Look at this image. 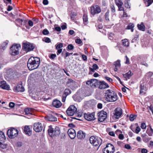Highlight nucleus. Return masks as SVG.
Here are the masks:
<instances>
[{
	"label": "nucleus",
	"instance_id": "obj_1",
	"mask_svg": "<svg viewBox=\"0 0 153 153\" xmlns=\"http://www.w3.org/2000/svg\"><path fill=\"white\" fill-rule=\"evenodd\" d=\"M40 59L37 57H31L28 59L27 66L28 69L33 70L37 68L39 66Z\"/></svg>",
	"mask_w": 153,
	"mask_h": 153
},
{
	"label": "nucleus",
	"instance_id": "obj_2",
	"mask_svg": "<svg viewBox=\"0 0 153 153\" xmlns=\"http://www.w3.org/2000/svg\"><path fill=\"white\" fill-rule=\"evenodd\" d=\"M105 97V100L108 102H114L117 100L116 94L110 90H108L106 91Z\"/></svg>",
	"mask_w": 153,
	"mask_h": 153
},
{
	"label": "nucleus",
	"instance_id": "obj_3",
	"mask_svg": "<svg viewBox=\"0 0 153 153\" xmlns=\"http://www.w3.org/2000/svg\"><path fill=\"white\" fill-rule=\"evenodd\" d=\"M89 140L91 143L95 146L98 145L100 146L102 141V140L100 138L94 136H91L90 137Z\"/></svg>",
	"mask_w": 153,
	"mask_h": 153
},
{
	"label": "nucleus",
	"instance_id": "obj_4",
	"mask_svg": "<svg viewBox=\"0 0 153 153\" xmlns=\"http://www.w3.org/2000/svg\"><path fill=\"white\" fill-rule=\"evenodd\" d=\"M48 132L49 134L53 137L54 135H59L60 133L59 128L57 126H56L54 129L52 128V126H49V128L48 129Z\"/></svg>",
	"mask_w": 153,
	"mask_h": 153
},
{
	"label": "nucleus",
	"instance_id": "obj_5",
	"mask_svg": "<svg viewBox=\"0 0 153 153\" xmlns=\"http://www.w3.org/2000/svg\"><path fill=\"white\" fill-rule=\"evenodd\" d=\"M18 131L16 129L14 128H11L8 130L7 131V135L10 138L13 139L16 137L18 134Z\"/></svg>",
	"mask_w": 153,
	"mask_h": 153
},
{
	"label": "nucleus",
	"instance_id": "obj_6",
	"mask_svg": "<svg viewBox=\"0 0 153 153\" xmlns=\"http://www.w3.org/2000/svg\"><path fill=\"white\" fill-rule=\"evenodd\" d=\"M114 146L111 143L107 144L102 150L103 153H114Z\"/></svg>",
	"mask_w": 153,
	"mask_h": 153
},
{
	"label": "nucleus",
	"instance_id": "obj_7",
	"mask_svg": "<svg viewBox=\"0 0 153 153\" xmlns=\"http://www.w3.org/2000/svg\"><path fill=\"white\" fill-rule=\"evenodd\" d=\"M101 12V8L98 5H93L90 7V12L93 15L99 13Z\"/></svg>",
	"mask_w": 153,
	"mask_h": 153
},
{
	"label": "nucleus",
	"instance_id": "obj_8",
	"mask_svg": "<svg viewBox=\"0 0 153 153\" xmlns=\"http://www.w3.org/2000/svg\"><path fill=\"white\" fill-rule=\"evenodd\" d=\"M22 48L24 51L27 52L33 51L34 47L32 44L29 42L24 43H23Z\"/></svg>",
	"mask_w": 153,
	"mask_h": 153
},
{
	"label": "nucleus",
	"instance_id": "obj_9",
	"mask_svg": "<svg viewBox=\"0 0 153 153\" xmlns=\"http://www.w3.org/2000/svg\"><path fill=\"white\" fill-rule=\"evenodd\" d=\"M21 48L20 45L19 44L13 45L10 48V53L12 55H16L19 53V48Z\"/></svg>",
	"mask_w": 153,
	"mask_h": 153
},
{
	"label": "nucleus",
	"instance_id": "obj_10",
	"mask_svg": "<svg viewBox=\"0 0 153 153\" xmlns=\"http://www.w3.org/2000/svg\"><path fill=\"white\" fill-rule=\"evenodd\" d=\"M98 121L100 122H103L107 117V113L103 111H102L98 113Z\"/></svg>",
	"mask_w": 153,
	"mask_h": 153
},
{
	"label": "nucleus",
	"instance_id": "obj_11",
	"mask_svg": "<svg viewBox=\"0 0 153 153\" xmlns=\"http://www.w3.org/2000/svg\"><path fill=\"white\" fill-rule=\"evenodd\" d=\"M77 109L74 105H70L68 108V115L72 116L74 115L77 111Z\"/></svg>",
	"mask_w": 153,
	"mask_h": 153
},
{
	"label": "nucleus",
	"instance_id": "obj_12",
	"mask_svg": "<svg viewBox=\"0 0 153 153\" xmlns=\"http://www.w3.org/2000/svg\"><path fill=\"white\" fill-rule=\"evenodd\" d=\"M99 83V82L98 80L93 79L87 81L86 82L87 84L89 85L93 88L96 87L97 85H98Z\"/></svg>",
	"mask_w": 153,
	"mask_h": 153
},
{
	"label": "nucleus",
	"instance_id": "obj_13",
	"mask_svg": "<svg viewBox=\"0 0 153 153\" xmlns=\"http://www.w3.org/2000/svg\"><path fill=\"white\" fill-rule=\"evenodd\" d=\"M33 128L36 132H40L42 130L43 126L42 124L39 122L35 123L33 125Z\"/></svg>",
	"mask_w": 153,
	"mask_h": 153
},
{
	"label": "nucleus",
	"instance_id": "obj_14",
	"mask_svg": "<svg viewBox=\"0 0 153 153\" xmlns=\"http://www.w3.org/2000/svg\"><path fill=\"white\" fill-rule=\"evenodd\" d=\"M85 118L88 121H92L95 119V114L94 113H85L84 114Z\"/></svg>",
	"mask_w": 153,
	"mask_h": 153
},
{
	"label": "nucleus",
	"instance_id": "obj_15",
	"mask_svg": "<svg viewBox=\"0 0 153 153\" xmlns=\"http://www.w3.org/2000/svg\"><path fill=\"white\" fill-rule=\"evenodd\" d=\"M68 134L71 139H74L76 137V132L73 128L69 129L68 131Z\"/></svg>",
	"mask_w": 153,
	"mask_h": 153
},
{
	"label": "nucleus",
	"instance_id": "obj_16",
	"mask_svg": "<svg viewBox=\"0 0 153 153\" xmlns=\"http://www.w3.org/2000/svg\"><path fill=\"white\" fill-rule=\"evenodd\" d=\"M122 114V109L120 107L117 108L115 110L114 117L116 119H118Z\"/></svg>",
	"mask_w": 153,
	"mask_h": 153
},
{
	"label": "nucleus",
	"instance_id": "obj_17",
	"mask_svg": "<svg viewBox=\"0 0 153 153\" xmlns=\"http://www.w3.org/2000/svg\"><path fill=\"white\" fill-rule=\"evenodd\" d=\"M98 85L99 88L101 89H105L109 87L108 85L104 81L99 82Z\"/></svg>",
	"mask_w": 153,
	"mask_h": 153
},
{
	"label": "nucleus",
	"instance_id": "obj_18",
	"mask_svg": "<svg viewBox=\"0 0 153 153\" xmlns=\"http://www.w3.org/2000/svg\"><path fill=\"white\" fill-rule=\"evenodd\" d=\"M85 137V134L83 131H79L77 133L76 137L79 139H84Z\"/></svg>",
	"mask_w": 153,
	"mask_h": 153
},
{
	"label": "nucleus",
	"instance_id": "obj_19",
	"mask_svg": "<svg viewBox=\"0 0 153 153\" xmlns=\"http://www.w3.org/2000/svg\"><path fill=\"white\" fill-rule=\"evenodd\" d=\"M25 88L22 85L19 84L14 89V91L16 92H23L25 91Z\"/></svg>",
	"mask_w": 153,
	"mask_h": 153
},
{
	"label": "nucleus",
	"instance_id": "obj_20",
	"mask_svg": "<svg viewBox=\"0 0 153 153\" xmlns=\"http://www.w3.org/2000/svg\"><path fill=\"white\" fill-rule=\"evenodd\" d=\"M0 87L2 89L8 90L10 88V86L7 85L6 82L4 81L0 82Z\"/></svg>",
	"mask_w": 153,
	"mask_h": 153
},
{
	"label": "nucleus",
	"instance_id": "obj_21",
	"mask_svg": "<svg viewBox=\"0 0 153 153\" xmlns=\"http://www.w3.org/2000/svg\"><path fill=\"white\" fill-rule=\"evenodd\" d=\"M61 102L58 100H54L52 102V105L54 107L56 108H59L62 105Z\"/></svg>",
	"mask_w": 153,
	"mask_h": 153
},
{
	"label": "nucleus",
	"instance_id": "obj_22",
	"mask_svg": "<svg viewBox=\"0 0 153 153\" xmlns=\"http://www.w3.org/2000/svg\"><path fill=\"white\" fill-rule=\"evenodd\" d=\"M69 15L71 20L76 23L77 21H76L77 19L76 13L73 12H71L70 13Z\"/></svg>",
	"mask_w": 153,
	"mask_h": 153
},
{
	"label": "nucleus",
	"instance_id": "obj_23",
	"mask_svg": "<svg viewBox=\"0 0 153 153\" xmlns=\"http://www.w3.org/2000/svg\"><path fill=\"white\" fill-rule=\"evenodd\" d=\"M24 131L26 134L29 136H30L32 134V131L30 130V126H25Z\"/></svg>",
	"mask_w": 153,
	"mask_h": 153
},
{
	"label": "nucleus",
	"instance_id": "obj_24",
	"mask_svg": "<svg viewBox=\"0 0 153 153\" xmlns=\"http://www.w3.org/2000/svg\"><path fill=\"white\" fill-rule=\"evenodd\" d=\"M62 43H59L56 46V48L57 50V54L59 55L62 52V49H61L62 47Z\"/></svg>",
	"mask_w": 153,
	"mask_h": 153
},
{
	"label": "nucleus",
	"instance_id": "obj_25",
	"mask_svg": "<svg viewBox=\"0 0 153 153\" xmlns=\"http://www.w3.org/2000/svg\"><path fill=\"white\" fill-rule=\"evenodd\" d=\"M133 74L132 73L130 70L128 72L126 73L125 74H123V75L124 76V77L126 78V80H127L128 79H129L130 77Z\"/></svg>",
	"mask_w": 153,
	"mask_h": 153
},
{
	"label": "nucleus",
	"instance_id": "obj_26",
	"mask_svg": "<svg viewBox=\"0 0 153 153\" xmlns=\"http://www.w3.org/2000/svg\"><path fill=\"white\" fill-rule=\"evenodd\" d=\"M47 119L50 121H56L57 120V119L53 115L51 114L47 116Z\"/></svg>",
	"mask_w": 153,
	"mask_h": 153
},
{
	"label": "nucleus",
	"instance_id": "obj_27",
	"mask_svg": "<svg viewBox=\"0 0 153 153\" xmlns=\"http://www.w3.org/2000/svg\"><path fill=\"white\" fill-rule=\"evenodd\" d=\"M137 27L139 30L142 31L145 30V27L143 22H141L140 24H138Z\"/></svg>",
	"mask_w": 153,
	"mask_h": 153
},
{
	"label": "nucleus",
	"instance_id": "obj_28",
	"mask_svg": "<svg viewBox=\"0 0 153 153\" xmlns=\"http://www.w3.org/2000/svg\"><path fill=\"white\" fill-rule=\"evenodd\" d=\"M5 139L6 137L2 131H0V143H1V142H4Z\"/></svg>",
	"mask_w": 153,
	"mask_h": 153
},
{
	"label": "nucleus",
	"instance_id": "obj_29",
	"mask_svg": "<svg viewBox=\"0 0 153 153\" xmlns=\"http://www.w3.org/2000/svg\"><path fill=\"white\" fill-rule=\"evenodd\" d=\"M142 137H143V141L146 143L148 142L151 139V138L149 137L146 134H143Z\"/></svg>",
	"mask_w": 153,
	"mask_h": 153
},
{
	"label": "nucleus",
	"instance_id": "obj_30",
	"mask_svg": "<svg viewBox=\"0 0 153 153\" xmlns=\"http://www.w3.org/2000/svg\"><path fill=\"white\" fill-rule=\"evenodd\" d=\"M122 45L124 47L127 48L129 46V42L127 39H125L122 40Z\"/></svg>",
	"mask_w": 153,
	"mask_h": 153
},
{
	"label": "nucleus",
	"instance_id": "obj_31",
	"mask_svg": "<svg viewBox=\"0 0 153 153\" xmlns=\"http://www.w3.org/2000/svg\"><path fill=\"white\" fill-rule=\"evenodd\" d=\"M32 108H25L24 110V111L26 115H28L29 114H32Z\"/></svg>",
	"mask_w": 153,
	"mask_h": 153
},
{
	"label": "nucleus",
	"instance_id": "obj_32",
	"mask_svg": "<svg viewBox=\"0 0 153 153\" xmlns=\"http://www.w3.org/2000/svg\"><path fill=\"white\" fill-rule=\"evenodd\" d=\"M129 2L130 0H125L124 2L125 7L127 8H131V4Z\"/></svg>",
	"mask_w": 153,
	"mask_h": 153
},
{
	"label": "nucleus",
	"instance_id": "obj_33",
	"mask_svg": "<svg viewBox=\"0 0 153 153\" xmlns=\"http://www.w3.org/2000/svg\"><path fill=\"white\" fill-rule=\"evenodd\" d=\"M146 90V88L144 86V85L141 84L140 87V94H144L145 91Z\"/></svg>",
	"mask_w": 153,
	"mask_h": 153
},
{
	"label": "nucleus",
	"instance_id": "obj_34",
	"mask_svg": "<svg viewBox=\"0 0 153 153\" xmlns=\"http://www.w3.org/2000/svg\"><path fill=\"white\" fill-rule=\"evenodd\" d=\"M83 19L84 23L85 24H86L88 22V18L87 15L84 13L83 16Z\"/></svg>",
	"mask_w": 153,
	"mask_h": 153
},
{
	"label": "nucleus",
	"instance_id": "obj_35",
	"mask_svg": "<svg viewBox=\"0 0 153 153\" xmlns=\"http://www.w3.org/2000/svg\"><path fill=\"white\" fill-rule=\"evenodd\" d=\"M67 97V91L66 89H65L64 94H63L62 97V101L64 102L65 101L66 97Z\"/></svg>",
	"mask_w": 153,
	"mask_h": 153
},
{
	"label": "nucleus",
	"instance_id": "obj_36",
	"mask_svg": "<svg viewBox=\"0 0 153 153\" xmlns=\"http://www.w3.org/2000/svg\"><path fill=\"white\" fill-rule=\"evenodd\" d=\"M150 129H147L146 132L149 136H152L153 134V129L150 126Z\"/></svg>",
	"mask_w": 153,
	"mask_h": 153
},
{
	"label": "nucleus",
	"instance_id": "obj_37",
	"mask_svg": "<svg viewBox=\"0 0 153 153\" xmlns=\"http://www.w3.org/2000/svg\"><path fill=\"white\" fill-rule=\"evenodd\" d=\"M134 27V25L132 23H130L127 27V29H130L131 30V31L132 32H133L134 30L133 28Z\"/></svg>",
	"mask_w": 153,
	"mask_h": 153
},
{
	"label": "nucleus",
	"instance_id": "obj_38",
	"mask_svg": "<svg viewBox=\"0 0 153 153\" xmlns=\"http://www.w3.org/2000/svg\"><path fill=\"white\" fill-rule=\"evenodd\" d=\"M92 67L93 68H89V69L90 70L93 72H94L95 70L98 68V67L96 64H94L93 65Z\"/></svg>",
	"mask_w": 153,
	"mask_h": 153
},
{
	"label": "nucleus",
	"instance_id": "obj_39",
	"mask_svg": "<svg viewBox=\"0 0 153 153\" xmlns=\"http://www.w3.org/2000/svg\"><path fill=\"white\" fill-rule=\"evenodd\" d=\"M8 43V41H6L5 42H3L1 45V46L2 47V49L4 50L7 47Z\"/></svg>",
	"mask_w": 153,
	"mask_h": 153
},
{
	"label": "nucleus",
	"instance_id": "obj_40",
	"mask_svg": "<svg viewBox=\"0 0 153 153\" xmlns=\"http://www.w3.org/2000/svg\"><path fill=\"white\" fill-rule=\"evenodd\" d=\"M115 4L117 6L123 4L122 0H115Z\"/></svg>",
	"mask_w": 153,
	"mask_h": 153
},
{
	"label": "nucleus",
	"instance_id": "obj_41",
	"mask_svg": "<svg viewBox=\"0 0 153 153\" xmlns=\"http://www.w3.org/2000/svg\"><path fill=\"white\" fill-rule=\"evenodd\" d=\"M120 60H118L117 61L114 63V65L116 67H120Z\"/></svg>",
	"mask_w": 153,
	"mask_h": 153
},
{
	"label": "nucleus",
	"instance_id": "obj_42",
	"mask_svg": "<svg viewBox=\"0 0 153 153\" xmlns=\"http://www.w3.org/2000/svg\"><path fill=\"white\" fill-rule=\"evenodd\" d=\"M137 116L136 115L131 114L129 117V119L131 121H133L136 117Z\"/></svg>",
	"mask_w": 153,
	"mask_h": 153
},
{
	"label": "nucleus",
	"instance_id": "obj_43",
	"mask_svg": "<svg viewBox=\"0 0 153 153\" xmlns=\"http://www.w3.org/2000/svg\"><path fill=\"white\" fill-rule=\"evenodd\" d=\"M109 11L108 10H107V12L105 13V19L106 21H109Z\"/></svg>",
	"mask_w": 153,
	"mask_h": 153
},
{
	"label": "nucleus",
	"instance_id": "obj_44",
	"mask_svg": "<svg viewBox=\"0 0 153 153\" xmlns=\"http://www.w3.org/2000/svg\"><path fill=\"white\" fill-rule=\"evenodd\" d=\"M3 142H1V143H0V147L2 149H4L7 147V145L5 144H3Z\"/></svg>",
	"mask_w": 153,
	"mask_h": 153
},
{
	"label": "nucleus",
	"instance_id": "obj_45",
	"mask_svg": "<svg viewBox=\"0 0 153 153\" xmlns=\"http://www.w3.org/2000/svg\"><path fill=\"white\" fill-rule=\"evenodd\" d=\"M76 119L78 120H80L79 119H77L75 118H72L70 117H68V122H72L73 121V120Z\"/></svg>",
	"mask_w": 153,
	"mask_h": 153
},
{
	"label": "nucleus",
	"instance_id": "obj_46",
	"mask_svg": "<svg viewBox=\"0 0 153 153\" xmlns=\"http://www.w3.org/2000/svg\"><path fill=\"white\" fill-rule=\"evenodd\" d=\"M42 33L44 35H48L49 33V32L47 29H45L43 30Z\"/></svg>",
	"mask_w": 153,
	"mask_h": 153
},
{
	"label": "nucleus",
	"instance_id": "obj_47",
	"mask_svg": "<svg viewBox=\"0 0 153 153\" xmlns=\"http://www.w3.org/2000/svg\"><path fill=\"white\" fill-rule=\"evenodd\" d=\"M74 48V46L72 44H69L68 46V49L69 50H72Z\"/></svg>",
	"mask_w": 153,
	"mask_h": 153
},
{
	"label": "nucleus",
	"instance_id": "obj_48",
	"mask_svg": "<svg viewBox=\"0 0 153 153\" xmlns=\"http://www.w3.org/2000/svg\"><path fill=\"white\" fill-rule=\"evenodd\" d=\"M75 42L76 43L78 44H80L82 42V41L80 39H76L75 40Z\"/></svg>",
	"mask_w": 153,
	"mask_h": 153
},
{
	"label": "nucleus",
	"instance_id": "obj_49",
	"mask_svg": "<svg viewBox=\"0 0 153 153\" xmlns=\"http://www.w3.org/2000/svg\"><path fill=\"white\" fill-rule=\"evenodd\" d=\"M146 124L144 123H142L141 126V128L143 129H145L146 128Z\"/></svg>",
	"mask_w": 153,
	"mask_h": 153
},
{
	"label": "nucleus",
	"instance_id": "obj_50",
	"mask_svg": "<svg viewBox=\"0 0 153 153\" xmlns=\"http://www.w3.org/2000/svg\"><path fill=\"white\" fill-rule=\"evenodd\" d=\"M111 11L113 13H114L115 11V10L114 6L113 5H111Z\"/></svg>",
	"mask_w": 153,
	"mask_h": 153
},
{
	"label": "nucleus",
	"instance_id": "obj_51",
	"mask_svg": "<svg viewBox=\"0 0 153 153\" xmlns=\"http://www.w3.org/2000/svg\"><path fill=\"white\" fill-rule=\"evenodd\" d=\"M45 41L47 43H50L51 42V39L48 37H45Z\"/></svg>",
	"mask_w": 153,
	"mask_h": 153
},
{
	"label": "nucleus",
	"instance_id": "obj_52",
	"mask_svg": "<svg viewBox=\"0 0 153 153\" xmlns=\"http://www.w3.org/2000/svg\"><path fill=\"white\" fill-rule=\"evenodd\" d=\"M122 5H120L118 6L117 7L119 8V11H123L124 10V8L122 6Z\"/></svg>",
	"mask_w": 153,
	"mask_h": 153
},
{
	"label": "nucleus",
	"instance_id": "obj_53",
	"mask_svg": "<svg viewBox=\"0 0 153 153\" xmlns=\"http://www.w3.org/2000/svg\"><path fill=\"white\" fill-rule=\"evenodd\" d=\"M140 131V128L139 127L137 126L135 130V132L136 133H138Z\"/></svg>",
	"mask_w": 153,
	"mask_h": 153
},
{
	"label": "nucleus",
	"instance_id": "obj_54",
	"mask_svg": "<svg viewBox=\"0 0 153 153\" xmlns=\"http://www.w3.org/2000/svg\"><path fill=\"white\" fill-rule=\"evenodd\" d=\"M73 97L74 100L75 101H78V100H79V99H78L79 97L77 96V95L75 94L73 96Z\"/></svg>",
	"mask_w": 153,
	"mask_h": 153
},
{
	"label": "nucleus",
	"instance_id": "obj_55",
	"mask_svg": "<svg viewBox=\"0 0 153 153\" xmlns=\"http://www.w3.org/2000/svg\"><path fill=\"white\" fill-rule=\"evenodd\" d=\"M125 147L126 149H131L130 146L129 144H126L125 145Z\"/></svg>",
	"mask_w": 153,
	"mask_h": 153
},
{
	"label": "nucleus",
	"instance_id": "obj_56",
	"mask_svg": "<svg viewBox=\"0 0 153 153\" xmlns=\"http://www.w3.org/2000/svg\"><path fill=\"white\" fill-rule=\"evenodd\" d=\"M147 150L144 148L142 149L141 150V153H147Z\"/></svg>",
	"mask_w": 153,
	"mask_h": 153
},
{
	"label": "nucleus",
	"instance_id": "obj_57",
	"mask_svg": "<svg viewBox=\"0 0 153 153\" xmlns=\"http://www.w3.org/2000/svg\"><path fill=\"white\" fill-rule=\"evenodd\" d=\"M119 138L120 140H123L124 138V136L123 134H120L119 135Z\"/></svg>",
	"mask_w": 153,
	"mask_h": 153
},
{
	"label": "nucleus",
	"instance_id": "obj_58",
	"mask_svg": "<svg viewBox=\"0 0 153 153\" xmlns=\"http://www.w3.org/2000/svg\"><path fill=\"white\" fill-rule=\"evenodd\" d=\"M125 58H126V62H125V63L127 64H129V60L127 56H126Z\"/></svg>",
	"mask_w": 153,
	"mask_h": 153
},
{
	"label": "nucleus",
	"instance_id": "obj_59",
	"mask_svg": "<svg viewBox=\"0 0 153 153\" xmlns=\"http://www.w3.org/2000/svg\"><path fill=\"white\" fill-rule=\"evenodd\" d=\"M153 2V0H148L147 3L148 5L147 6H149L151 4H152V3Z\"/></svg>",
	"mask_w": 153,
	"mask_h": 153
},
{
	"label": "nucleus",
	"instance_id": "obj_60",
	"mask_svg": "<svg viewBox=\"0 0 153 153\" xmlns=\"http://www.w3.org/2000/svg\"><path fill=\"white\" fill-rule=\"evenodd\" d=\"M22 143L21 142H19L17 143L16 146L18 147H21L22 146Z\"/></svg>",
	"mask_w": 153,
	"mask_h": 153
},
{
	"label": "nucleus",
	"instance_id": "obj_61",
	"mask_svg": "<svg viewBox=\"0 0 153 153\" xmlns=\"http://www.w3.org/2000/svg\"><path fill=\"white\" fill-rule=\"evenodd\" d=\"M140 64L142 65H144L146 67L148 66V64L145 61H143L141 62Z\"/></svg>",
	"mask_w": 153,
	"mask_h": 153
},
{
	"label": "nucleus",
	"instance_id": "obj_62",
	"mask_svg": "<svg viewBox=\"0 0 153 153\" xmlns=\"http://www.w3.org/2000/svg\"><path fill=\"white\" fill-rule=\"evenodd\" d=\"M28 24L29 26L32 27L33 25V22L31 20H29L28 22Z\"/></svg>",
	"mask_w": 153,
	"mask_h": 153
},
{
	"label": "nucleus",
	"instance_id": "obj_63",
	"mask_svg": "<svg viewBox=\"0 0 153 153\" xmlns=\"http://www.w3.org/2000/svg\"><path fill=\"white\" fill-rule=\"evenodd\" d=\"M15 105V104L13 102H10L9 104V106L10 107L13 108Z\"/></svg>",
	"mask_w": 153,
	"mask_h": 153
},
{
	"label": "nucleus",
	"instance_id": "obj_64",
	"mask_svg": "<svg viewBox=\"0 0 153 153\" xmlns=\"http://www.w3.org/2000/svg\"><path fill=\"white\" fill-rule=\"evenodd\" d=\"M82 58L84 61H86L87 60V57L85 55H82Z\"/></svg>",
	"mask_w": 153,
	"mask_h": 153
}]
</instances>
